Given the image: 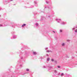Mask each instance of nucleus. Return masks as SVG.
Listing matches in <instances>:
<instances>
[{
    "label": "nucleus",
    "instance_id": "a878e982",
    "mask_svg": "<svg viewBox=\"0 0 77 77\" xmlns=\"http://www.w3.org/2000/svg\"><path fill=\"white\" fill-rule=\"evenodd\" d=\"M1 10H2V8L1 7H0V11H1Z\"/></svg>",
    "mask_w": 77,
    "mask_h": 77
},
{
    "label": "nucleus",
    "instance_id": "6e6552de",
    "mask_svg": "<svg viewBox=\"0 0 77 77\" xmlns=\"http://www.w3.org/2000/svg\"><path fill=\"white\" fill-rule=\"evenodd\" d=\"M34 7V6L33 5H31L29 7H27L25 6L24 8H32Z\"/></svg>",
    "mask_w": 77,
    "mask_h": 77
},
{
    "label": "nucleus",
    "instance_id": "7ed1b4c3",
    "mask_svg": "<svg viewBox=\"0 0 77 77\" xmlns=\"http://www.w3.org/2000/svg\"><path fill=\"white\" fill-rule=\"evenodd\" d=\"M43 68H46V69H48V71H49L50 69H52L53 68V66H44L43 67Z\"/></svg>",
    "mask_w": 77,
    "mask_h": 77
},
{
    "label": "nucleus",
    "instance_id": "9d476101",
    "mask_svg": "<svg viewBox=\"0 0 77 77\" xmlns=\"http://www.w3.org/2000/svg\"><path fill=\"white\" fill-rule=\"evenodd\" d=\"M23 63V61L21 60H20L18 61V64H21Z\"/></svg>",
    "mask_w": 77,
    "mask_h": 77
},
{
    "label": "nucleus",
    "instance_id": "4c0bfd02",
    "mask_svg": "<svg viewBox=\"0 0 77 77\" xmlns=\"http://www.w3.org/2000/svg\"><path fill=\"white\" fill-rule=\"evenodd\" d=\"M53 33H55V31H53Z\"/></svg>",
    "mask_w": 77,
    "mask_h": 77
},
{
    "label": "nucleus",
    "instance_id": "0eeeda50",
    "mask_svg": "<svg viewBox=\"0 0 77 77\" xmlns=\"http://www.w3.org/2000/svg\"><path fill=\"white\" fill-rule=\"evenodd\" d=\"M17 38V35H13L12 38H11V39H16Z\"/></svg>",
    "mask_w": 77,
    "mask_h": 77
},
{
    "label": "nucleus",
    "instance_id": "9b49d317",
    "mask_svg": "<svg viewBox=\"0 0 77 77\" xmlns=\"http://www.w3.org/2000/svg\"><path fill=\"white\" fill-rule=\"evenodd\" d=\"M44 19H45V17H42V18L41 19V21H42V20H44Z\"/></svg>",
    "mask_w": 77,
    "mask_h": 77
},
{
    "label": "nucleus",
    "instance_id": "a19ab883",
    "mask_svg": "<svg viewBox=\"0 0 77 77\" xmlns=\"http://www.w3.org/2000/svg\"><path fill=\"white\" fill-rule=\"evenodd\" d=\"M13 0H10V1H13Z\"/></svg>",
    "mask_w": 77,
    "mask_h": 77
},
{
    "label": "nucleus",
    "instance_id": "cd10ccee",
    "mask_svg": "<svg viewBox=\"0 0 77 77\" xmlns=\"http://www.w3.org/2000/svg\"><path fill=\"white\" fill-rule=\"evenodd\" d=\"M75 33H77V29L75 30Z\"/></svg>",
    "mask_w": 77,
    "mask_h": 77
},
{
    "label": "nucleus",
    "instance_id": "79ce46f5",
    "mask_svg": "<svg viewBox=\"0 0 77 77\" xmlns=\"http://www.w3.org/2000/svg\"><path fill=\"white\" fill-rule=\"evenodd\" d=\"M76 28H77V26L76 27Z\"/></svg>",
    "mask_w": 77,
    "mask_h": 77
},
{
    "label": "nucleus",
    "instance_id": "412c9836",
    "mask_svg": "<svg viewBox=\"0 0 77 77\" xmlns=\"http://www.w3.org/2000/svg\"><path fill=\"white\" fill-rule=\"evenodd\" d=\"M47 52H51V51H49V50H48L47 51Z\"/></svg>",
    "mask_w": 77,
    "mask_h": 77
},
{
    "label": "nucleus",
    "instance_id": "f704fd0d",
    "mask_svg": "<svg viewBox=\"0 0 77 77\" xmlns=\"http://www.w3.org/2000/svg\"><path fill=\"white\" fill-rule=\"evenodd\" d=\"M47 49H48V48H45V50H47Z\"/></svg>",
    "mask_w": 77,
    "mask_h": 77
},
{
    "label": "nucleus",
    "instance_id": "4468645a",
    "mask_svg": "<svg viewBox=\"0 0 77 77\" xmlns=\"http://www.w3.org/2000/svg\"><path fill=\"white\" fill-rule=\"evenodd\" d=\"M17 25V24L15 23H14L13 25H12V27H15V26H16Z\"/></svg>",
    "mask_w": 77,
    "mask_h": 77
},
{
    "label": "nucleus",
    "instance_id": "f8f14e48",
    "mask_svg": "<svg viewBox=\"0 0 77 77\" xmlns=\"http://www.w3.org/2000/svg\"><path fill=\"white\" fill-rule=\"evenodd\" d=\"M33 55H36V54H37V52H33Z\"/></svg>",
    "mask_w": 77,
    "mask_h": 77
},
{
    "label": "nucleus",
    "instance_id": "7c9ffc66",
    "mask_svg": "<svg viewBox=\"0 0 77 77\" xmlns=\"http://www.w3.org/2000/svg\"><path fill=\"white\" fill-rule=\"evenodd\" d=\"M54 59H51V61H52V62H54Z\"/></svg>",
    "mask_w": 77,
    "mask_h": 77
},
{
    "label": "nucleus",
    "instance_id": "a211bd4d",
    "mask_svg": "<svg viewBox=\"0 0 77 77\" xmlns=\"http://www.w3.org/2000/svg\"><path fill=\"white\" fill-rule=\"evenodd\" d=\"M60 33H62V30L60 29Z\"/></svg>",
    "mask_w": 77,
    "mask_h": 77
},
{
    "label": "nucleus",
    "instance_id": "2eb2a0df",
    "mask_svg": "<svg viewBox=\"0 0 77 77\" xmlns=\"http://www.w3.org/2000/svg\"><path fill=\"white\" fill-rule=\"evenodd\" d=\"M35 25L37 27H38L39 25L38 23H35Z\"/></svg>",
    "mask_w": 77,
    "mask_h": 77
},
{
    "label": "nucleus",
    "instance_id": "58836bf2",
    "mask_svg": "<svg viewBox=\"0 0 77 77\" xmlns=\"http://www.w3.org/2000/svg\"><path fill=\"white\" fill-rule=\"evenodd\" d=\"M47 56H48V54H47Z\"/></svg>",
    "mask_w": 77,
    "mask_h": 77
},
{
    "label": "nucleus",
    "instance_id": "2f4dec72",
    "mask_svg": "<svg viewBox=\"0 0 77 77\" xmlns=\"http://www.w3.org/2000/svg\"><path fill=\"white\" fill-rule=\"evenodd\" d=\"M54 72H55V74L57 73V71L56 70L54 71Z\"/></svg>",
    "mask_w": 77,
    "mask_h": 77
},
{
    "label": "nucleus",
    "instance_id": "f03ea898",
    "mask_svg": "<svg viewBox=\"0 0 77 77\" xmlns=\"http://www.w3.org/2000/svg\"><path fill=\"white\" fill-rule=\"evenodd\" d=\"M56 21L58 22V23H60V24L62 25H65L66 24V22H62L61 20L60 19H56Z\"/></svg>",
    "mask_w": 77,
    "mask_h": 77
},
{
    "label": "nucleus",
    "instance_id": "6ab92c4d",
    "mask_svg": "<svg viewBox=\"0 0 77 77\" xmlns=\"http://www.w3.org/2000/svg\"><path fill=\"white\" fill-rule=\"evenodd\" d=\"M11 33L12 34H15V32H11Z\"/></svg>",
    "mask_w": 77,
    "mask_h": 77
},
{
    "label": "nucleus",
    "instance_id": "473e14b6",
    "mask_svg": "<svg viewBox=\"0 0 77 77\" xmlns=\"http://www.w3.org/2000/svg\"><path fill=\"white\" fill-rule=\"evenodd\" d=\"M9 26V25H8V24L6 25H5V26Z\"/></svg>",
    "mask_w": 77,
    "mask_h": 77
},
{
    "label": "nucleus",
    "instance_id": "5701e85b",
    "mask_svg": "<svg viewBox=\"0 0 77 77\" xmlns=\"http://www.w3.org/2000/svg\"><path fill=\"white\" fill-rule=\"evenodd\" d=\"M57 68H60V66H58Z\"/></svg>",
    "mask_w": 77,
    "mask_h": 77
},
{
    "label": "nucleus",
    "instance_id": "72a5a7b5",
    "mask_svg": "<svg viewBox=\"0 0 77 77\" xmlns=\"http://www.w3.org/2000/svg\"><path fill=\"white\" fill-rule=\"evenodd\" d=\"M67 42H69V41H70V40H67Z\"/></svg>",
    "mask_w": 77,
    "mask_h": 77
},
{
    "label": "nucleus",
    "instance_id": "c85d7f7f",
    "mask_svg": "<svg viewBox=\"0 0 77 77\" xmlns=\"http://www.w3.org/2000/svg\"><path fill=\"white\" fill-rule=\"evenodd\" d=\"M0 27H3V25L0 24Z\"/></svg>",
    "mask_w": 77,
    "mask_h": 77
},
{
    "label": "nucleus",
    "instance_id": "ddd939ff",
    "mask_svg": "<svg viewBox=\"0 0 77 77\" xmlns=\"http://www.w3.org/2000/svg\"><path fill=\"white\" fill-rule=\"evenodd\" d=\"M26 26V24H23V25H22V26H21V27L23 28L25 26Z\"/></svg>",
    "mask_w": 77,
    "mask_h": 77
},
{
    "label": "nucleus",
    "instance_id": "393cba45",
    "mask_svg": "<svg viewBox=\"0 0 77 77\" xmlns=\"http://www.w3.org/2000/svg\"><path fill=\"white\" fill-rule=\"evenodd\" d=\"M40 59H44V57H40Z\"/></svg>",
    "mask_w": 77,
    "mask_h": 77
},
{
    "label": "nucleus",
    "instance_id": "e433bc0d",
    "mask_svg": "<svg viewBox=\"0 0 77 77\" xmlns=\"http://www.w3.org/2000/svg\"><path fill=\"white\" fill-rule=\"evenodd\" d=\"M20 67H21V66H22V65L20 64Z\"/></svg>",
    "mask_w": 77,
    "mask_h": 77
},
{
    "label": "nucleus",
    "instance_id": "f3484780",
    "mask_svg": "<svg viewBox=\"0 0 77 77\" xmlns=\"http://www.w3.org/2000/svg\"><path fill=\"white\" fill-rule=\"evenodd\" d=\"M64 75L63 73H62L61 74L60 76H63Z\"/></svg>",
    "mask_w": 77,
    "mask_h": 77
},
{
    "label": "nucleus",
    "instance_id": "b1692460",
    "mask_svg": "<svg viewBox=\"0 0 77 77\" xmlns=\"http://www.w3.org/2000/svg\"><path fill=\"white\" fill-rule=\"evenodd\" d=\"M21 54H23V53H22V52H20V57L21 56Z\"/></svg>",
    "mask_w": 77,
    "mask_h": 77
},
{
    "label": "nucleus",
    "instance_id": "c9c22d12",
    "mask_svg": "<svg viewBox=\"0 0 77 77\" xmlns=\"http://www.w3.org/2000/svg\"><path fill=\"white\" fill-rule=\"evenodd\" d=\"M75 29V28H73L72 29V30H74Z\"/></svg>",
    "mask_w": 77,
    "mask_h": 77
},
{
    "label": "nucleus",
    "instance_id": "f257e3e1",
    "mask_svg": "<svg viewBox=\"0 0 77 77\" xmlns=\"http://www.w3.org/2000/svg\"><path fill=\"white\" fill-rule=\"evenodd\" d=\"M45 2L46 4L49 5L51 6L50 8L48 5H46L44 7L45 10L48 9V14H49V12H50L51 11V9L53 8V6H51L52 2L50 1H48V0H45Z\"/></svg>",
    "mask_w": 77,
    "mask_h": 77
},
{
    "label": "nucleus",
    "instance_id": "aec40b11",
    "mask_svg": "<svg viewBox=\"0 0 77 77\" xmlns=\"http://www.w3.org/2000/svg\"><path fill=\"white\" fill-rule=\"evenodd\" d=\"M62 45L63 46H64V45H65V43H63L62 44Z\"/></svg>",
    "mask_w": 77,
    "mask_h": 77
},
{
    "label": "nucleus",
    "instance_id": "1a4fd4ad",
    "mask_svg": "<svg viewBox=\"0 0 77 77\" xmlns=\"http://www.w3.org/2000/svg\"><path fill=\"white\" fill-rule=\"evenodd\" d=\"M29 54V53L28 52H27V51H25V55L26 56H27V55H28Z\"/></svg>",
    "mask_w": 77,
    "mask_h": 77
},
{
    "label": "nucleus",
    "instance_id": "dca6fc26",
    "mask_svg": "<svg viewBox=\"0 0 77 77\" xmlns=\"http://www.w3.org/2000/svg\"><path fill=\"white\" fill-rule=\"evenodd\" d=\"M50 58L49 57L47 59V61H49V60H50Z\"/></svg>",
    "mask_w": 77,
    "mask_h": 77
},
{
    "label": "nucleus",
    "instance_id": "20e7f679",
    "mask_svg": "<svg viewBox=\"0 0 77 77\" xmlns=\"http://www.w3.org/2000/svg\"><path fill=\"white\" fill-rule=\"evenodd\" d=\"M52 17H53V15H49L48 16L47 18L49 20H50L51 21H52L53 20V19L52 18Z\"/></svg>",
    "mask_w": 77,
    "mask_h": 77
},
{
    "label": "nucleus",
    "instance_id": "c756f323",
    "mask_svg": "<svg viewBox=\"0 0 77 77\" xmlns=\"http://www.w3.org/2000/svg\"><path fill=\"white\" fill-rule=\"evenodd\" d=\"M23 57H21V60H23Z\"/></svg>",
    "mask_w": 77,
    "mask_h": 77
},
{
    "label": "nucleus",
    "instance_id": "423d86ee",
    "mask_svg": "<svg viewBox=\"0 0 77 77\" xmlns=\"http://www.w3.org/2000/svg\"><path fill=\"white\" fill-rule=\"evenodd\" d=\"M34 3L35 6L37 7V6H38V3L37 2V1H34Z\"/></svg>",
    "mask_w": 77,
    "mask_h": 77
},
{
    "label": "nucleus",
    "instance_id": "ea45409f",
    "mask_svg": "<svg viewBox=\"0 0 77 77\" xmlns=\"http://www.w3.org/2000/svg\"><path fill=\"white\" fill-rule=\"evenodd\" d=\"M16 4H13V5H15Z\"/></svg>",
    "mask_w": 77,
    "mask_h": 77
},
{
    "label": "nucleus",
    "instance_id": "4be33fe9",
    "mask_svg": "<svg viewBox=\"0 0 77 77\" xmlns=\"http://www.w3.org/2000/svg\"><path fill=\"white\" fill-rule=\"evenodd\" d=\"M61 75V74H60V73H58V76H59V75Z\"/></svg>",
    "mask_w": 77,
    "mask_h": 77
},
{
    "label": "nucleus",
    "instance_id": "39448f33",
    "mask_svg": "<svg viewBox=\"0 0 77 77\" xmlns=\"http://www.w3.org/2000/svg\"><path fill=\"white\" fill-rule=\"evenodd\" d=\"M9 0H3V3L5 5H6L9 3Z\"/></svg>",
    "mask_w": 77,
    "mask_h": 77
},
{
    "label": "nucleus",
    "instance_id": "bb28decb",
    "mask_svg": "<svg viewBox=\"0 0 77 77\" xmlns=\"http://www.w3.org/2000/svg\"><path fill=\"white\" fill-rule=\"evenodd\" d=\"M29 71V69H26V71Z\"/></svg>",
    "mask_w": 77,
    "mask_h": 77
}]
</instances>
